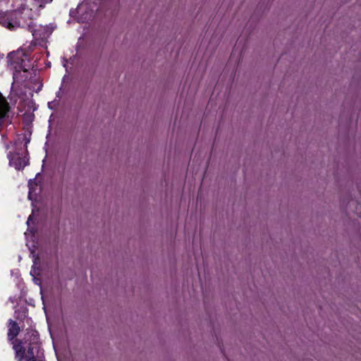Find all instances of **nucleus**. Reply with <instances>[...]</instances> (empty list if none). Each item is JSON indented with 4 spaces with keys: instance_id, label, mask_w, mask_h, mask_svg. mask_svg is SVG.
<instances>
[{
    "instance_id": "1",
    "label": "nucleus",
    "mask_w": 361,
    "mask_h": 361,
    "mask_svg": "<svg viewBox=\"0 0 361 361\" xmlns=\"http://www.w3.org/2000/svg\"><path fill=\"white\" fill-rule=\"evenodd\" d=\"M24 339L25 343H29L25 356L26 361H43L44 353L39 343L38 333L36 331L30 330L26 333Z\"/></svg>"
},
{
    "instance_id": "2",
    "label": "nucleus",
    "mask_w": 361,
    "mask_h": 361,
    "mask_svg": "<svg viewBox=\"0 0 361 361\" xmlns=\"http://www.w3.org/2000/svg\"><path fill=\"white\" fill-rule=\"evenodd\" d=\"M8 66L13 70V78H18V73L23 71L26 73L29 68V60L27 54L23 49H18L16 51L10 53L8 55Z\"/></svg>"
},
{
    "instance_id": "3",
    "label": "nucleus",
    "mask_w": 361,
    "mask_h": 361,
    "mask_svg": "<svg viewBox=\"0 0 361 361\" xmlns=\"http://www.w3.org/2000/svg\"><path fill=\"white\" fill-rule=\"evenodd\" d=\"M8 158L9 159L10 165L14 166L17 170L23 169L28 164V159L26 157H20L18 154H13L9 152Z\"/></svg>"
},
{
    "instance_id": "4",
    "label": "nucleus",
    "mask_w": 361,
    "mask_h": 361,
    "mask_svg": "<svg viewBox=\"0 0 361 361\" xmlns=\"http://www.w3.org/2000/svg\"><path fill=\"white\" fill-rule=\"evenodd\" d=\"M13 350L15 351V357L17 361H23L25 356V350L22 341L16 340L13 343Z\"/></svg>"
},
{
    "instance_id": "5",
    "label": "nucleus",
    "mask_w": 361,
    "mask_h": 361,
    "mask_svg": "<svg viewBox=\"0 0 361 361\" xmlns=\"http://www.w3.org/2000/svg\"><path fill=\"white\" fill-rule=\"evenodd\" d=\"M20 332V327L16 322L10 321L8 324V338L13 340Z\"/></svg>"
},
{
    "instance_id": "6",
    "label": "nucleus",
    "mask_w": 361,
    "mask_h": 361,
    "mask_svg": "<svg viewBox=\"0 0 361 361\" xmlns=\"http://www.w3.org/2000/svg\"><path fill=\"white\" fill-rule=\"evenodd\" d=\"M0 23H1L4 27H8L9 29H13L17 26H19V23L17 21H13V20L9 18H0Z\"/></svg>"
},
{
    "instance_id": "7",
    "label": "nucleus",
    "mask_w": 361,
    "mask_h": 361,
    "mask_svg": "<svg viewBox=\"0 0 361 361\" xmlns=\"http://www.w3.org/2000/svg\"><path fill=\"white\" fill-rule=\"evenodd\" d=\"M37 182L35 179H30L28 182V187L30 189L28 197L29 199H32V192L35 191V187L37 185Z\"/></svg>"
},
{
    "instance_id": "8",
    "label": "nucleus",
    "mask_w": 361,
    "mask_h": 361,
    "mask_svg": "<svg viewBox=\"0 0 361 361\" xmlns=\"http://www.w3.org/2000/svg\"><path fill=\"white\" fill-rule=\"evenodd\" d=\"M87 8V5L86 4H82L78 7V13H82L83 11L86 10Z\"/></svg>"
},
{
    "instance_id": "9",
    "label": "nucleus",
    "mask_w": 361,
    "mask_h": 361,
    "mask_svg": "<svg viewBox=\"0 0 361 361\" xmlns=\"http://www.w3.org/2000/svg\"><path fill=\"white\" fill-rule=\"evenodd\" d=\"M39 4V7L42 8L43 6L47 3L51 2L52 0H37Z\"/></svg>"
},
{
    "instance_id": "10",
    "label": "nucleus",
    "mask_w": 361,
    "mask_h": 361,
    "mask_svg": "<svg viewBox=\"0 0 361 361\" xmlns=\"http://www.w3.org/2000/svg\"><path fill=\"white\" fill-rule=\"evenodd\" d=\"M91 16H92V13H87L85 17H82V19L87 20V19L90 18Z\"/></svg>"
},
{
    "instance_id": "11",
    "label": "nucleus",
    "mask_w": 361,
    "mask_h": 361,
    "mask_svg": "<svg viewBox=\"0 0 361 361\" xmlns=\"http://www.w3.org/2000/svg\"><path fill=\"white\" fill-rule=\"evenodd\" d=\"M30 274L32 276H35L36 274V271H35L34 266L32 267V269L30 271Z\"/></svg>"
},
{
    "instance_id": "12",
    "label": "nucleus",
    "mask_w": 361,
    "mask_h": 361,
    "mask_svg": "<svg viewBox=\"0 0 361 361\" xmlns=\"http://www.w3.org/2000/svg\"><path fill=\"white\" fill-rule=\"evenodd\" d=\"M32 221V215H30L29 217H28V219L27 221V224H29L30 222Z\"/></svg>"
},
{
    "instance_id": "13",
    "label": "nucleus",
    "mask_w": 361,
    "mask_h": 361,
    "mask_svg": "<svg viewBox=\"0 0 361 361\" xmlns=\"http://www.w3.org/2000/svg\"><path fill=\"white\" fill-rule=\"evenodd\" d=\"M27 142H29V140H26V142H25V144H27Z\"/></svg>"
}]
</instances>
